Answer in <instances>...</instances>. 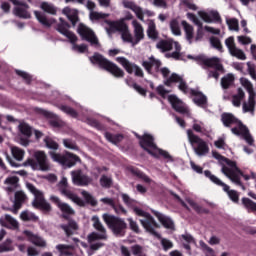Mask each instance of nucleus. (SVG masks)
I'll list each match as a JSON object with an SVG mask.
<instances>
[{
    "mask_svg": "<svg viewBox=\"0 0 256 256\" xmlns=\"http://www.w3.org/2000/svg\"><path fill=\"white\" fill-rule=\"evenodd\" d=\"M129 173L132 175H135L136 177H140V179L144 180L145 183H151V178H149L147 175L143 174L141 171L137 170L136 168H133L132 166L128 167Z\"/></svg>",
    "mask_w": 256,
    "mask_h": 256,
    "instance_id": "obj_49",
    "label": "nucleus"
},
{
    "mask_svg": "<svg viewBox=\"0 0 256 256\" xmlns=\"http://www.w3.org/2000/svg\"><path fill=\"white\" fill-rule=\"evenodd\" d=\"M154 215L166 229H174L175 224H173V220H171V218L161 214V212L158 211H155Z\"/></svg>",
    "mask_w": 256,
    "mask_h": 256,
    "instance_id": "obj_34",
    "label": "nucleus"
},
{
    "mask_svg": "<svg viewBox=\"0 0 256 256\" xmlns=\"http://www.w3.org/2000/svg\"><path fill=\"white\" fill-rule=\"evenodd\" d=\"M18 134L21 137H25L20 139V145H22V147H27L29 146V143H31L29 138L33 135V127L26 122H20L18 125Z\"/></svg>",
    "mask_w": 256,
    "mask_h": 256,
    "instance_id": "obj_20",
    "label": "nucleus"
},
{
    "mask_svg": "<svg viewBox=\"0 0 256 256\" xmlns=\"http://www.w3.org/2000/svg\"><path fill=\"white\" fill-rule=\"evenodd\" d=\"M105 137L110 143H114V145H117L123 139V135L121 134L112 135L111 133H105Z\"/></svg>",
    "mask_w": 256,
    "mask_h": 256,
    "instance_id": "obj_58",
    "label": "nucleus"
},
{
    "mask_svg": "<svg viewBox=\"0 0 256 256\" xmlns=\"http://www.w3.org/2000/svg\"><path fill=\"white\" fill-rule=\"evenodd\" d=\"M100 185H101V187L109 188V187H111V185H113V179H111V177H109V176L103 175L100 178Z\"/></svg>",
    "mask_w": 256,
    "mask_h": 256,
    "instance_id": "obj_60",
    "label": "nucleus"
},
{
    "mask_svg": "<svg viewBox=\"0 0 256 256\" xmlns=\"http://www.w3.org/2000/svg\"><path fill=\"white\" fill-rule=\"evenodd\" d=\"M180 6L183 9H189L190 11H197V5H195V2H193V0H181Z\"/></svg>",
    "mask_w": 256,
    "mask_h": 256,
    "instance_id": "obj_53",
    "label": "nucleus"
},
{
    "mask_svg": "<svg viewBox=\"0 0 256 256\" xmlns=\"http://www.w3.org/2000/svg\"><path fill=\"white\" fill-rule=\"evenodd\" d=\"M233 83H235V75H233L231 73L226 74L221 79V87H222V89H229V87H231V85H233Z\"/></svg>",
    "mask_w": 256,
    "mask_h": 256,
    "instance_id": "obj_40",
    "label": "nucleus"
},
{
    "mask_svg": "<svg viewBox=\"0 0 256 256\" xmlns=\"http://www.w3.org/2000/svg\"><path fill=\"white\" fill-rule=\"evenodd\" d=\"M57 31L70 41L72 50H74L76 53H85V51H87V45H76L77 36L73 32L69 31V24L63 21V18H60V24L57 26Z\"/></svg>",
    "mask_w": 256,
    "mask_h": 256,
    "instance_id": "obj_9",
    "label": "nucleus"
},
{
    "mask_svg": "<svg viewBox=\"0 0 256 256\" xmlns=\"http://www.w3.org/2000/svg\"><path fill=\"white\" fill-rule=\"evenodd\" d=\"M122 5L125 9H130V11H133L136 17H138V19H140L141 21H143L144 15H148V17L153 16V12L149 10L143 11L141 7L137 6V4H135V2L131 0H123Z\"/></svg>",
    "mask_w": 256,
    "mask_h": 256,
    "instance_id": "obj_22",
    "label": "nucleus"
},
{
    "mask_svg": "<svg viewBox=\"0 0 256 256\" xmlns=\"http://www.w3.org/2000/svg\"><path fill=\"white\" fill-rule=\"evenodd\" d=\"M198 15L202 21L205 23H219L221 21V15L217 10H210V11H198Z\"/></svg>",
    "mask_w": 256,
    "mask_h": 256,
    "instance_id": "obj_26",
    "label": "nucleus"
},
{
    "mask_svg": "<svg viewBox=\"0 0 256 256\" xmlns=\"http://www.w3.org/2000/svg\"><path fill=\"white\" fill-rule=\"evenodd\" d=\"M5 185H8L7 191H15L18 187L19 178L17 176H10L4 181Z\"/></svg>",
    "mask_w": 256,
    "mask_h": 256,
    "instance_id": "obj_43",
    "label": "nucleus"
},
{
    "mask_svg": "<svg viewBox=\"0 0 256 256\" xmlns=\"http://www.w3.org/2000/svg\"><path fill=\"white\" fill-rule=\"evenodd\" d=\"M89 17L92 21H101V19H107V17H109V14L98 11H91L89 13Z\"/></svg>",
    "mask_w": 256,
    "mask_h": 256,
    "instance_id": "obj_52",
    "label": "nucleus"
},
{
    "mask_svg": "<svg viewBox=\"0 0 256 256\" xmlns=\"http://www.w3.org/2000/svg\"><path fill=\"white\" fill-rule=\"evenodd\" d=\"M24 235L27 237L30 243H33V245H36L37 247H47V242L39 235L33 234L31 231L27 230L24 231Z\"/></svg>",
    "mask_w": 256,
    "mask_h": 256,
    "instance_id": "obj_30",
    "label": "nucleus"
},
{
    "mask_svg": "<svg viewBox=\"0 0 256 256\" xmlns=\"http://www.w3.org/2000/svg\"><path fill=\"white\" fill-rule=\"evenodd\" d=\"M91 63L93 65H99L101 69H105L108 73H111L114 77H124L125 72L123 69L119 68L115 63L105 59L101 54H94L90 57Z\"/></svg>",
    "mask_w": 256,
    "mask_h": 256,
    "instance_id": "obj_6",
    "label": "nucleus"
},
{
    "mask_svg": "<svg viewBox=\"0 0 256 256\" xmlns=\"http://www.w3.org/2000/svg\"><path fill=\"white\" fill-rule=\"evenodd\" d=\"M82 196L84 197L85 201H87L92 207H95L97 205V199L93 197V195L89 194L87 191H82Z\"/></svg>",
    "mask_w": 256,
    "mask_h": 256,
    "instance_id": "obj_59",
    "label": "nucleus"
},
{
    "mask_svg": "<svg viewBox=\"0 0 256 256\" xmlns=\"http://www.w3.org/2000/svg\"><path fill=\"white\" fill-rule=\"evenodd\" d=\"M205 177H208L212 183L215 185H218L219 187H222L223 191L227 193L228 197L233 201L234 203H237L239 201V194L235 190H229V185L225 184L221 179H219L217 176L211 174V171H204Z\"/></svg>",
    "mask_w": 256,
    "mask_h": 256,
    "instance_id": "obj_14",
    "label": "nucleus"
},
{
    "mask_svg": "<svg viewBox=\"0 0 256 256\" xmlns=\"http://www.w3.org/2000/svg\"><path fill=\"white\" fill-rule=\"evenodd\" d=\"M212 155L214 159H217V161H219L222 167L221 171L223 175L230 179V181H232L234 185H238L239 187H241V189H245V186H243V184L241 183V177H243L245 181L256 178L255 173L253 172L251 173V175L243 174L241 169L237 167V163L235 161H231L217 152H213Z\"/></svg>",
    "mask_w": 256,
    "mask_h": 256,
    "instance_id": "obj_1",
    "label": "nucleus"
},
{
    "mask_svg": "<svg viewBox=\"0 0 256 256\" xmlns=\"http://www.w3.org/2000/svg\"><path fill=\"white\" fill-rule=\"evenodd\" d=\"M0 225L2 227H7L8 229H17L19 227V222L11 215L6 214L0 217Z\"/></svg>",
    "mask_w": 256,
    "mask_h": 256,
    "instance_id": "obj_31",
    "label": "nucleus"
},
{
    "mask_svg": "<svg viewBox=\"0 0 256 256\" xmlns=\"http://www.w3.org/2000/svg\"><path fill=\"white\" fill-rule=\"evenodd\" d=\"M147 33L150 39H157L159 33H157V27L155 25V21L153 20L149 21Z\"/></svg>",
    "mask_w": 256,
    "mask_h": 256,
    "instance_id": "obj_47",
    "label": "nucleus"
},
{
    "mask_svg": "<svg viewBox=\"0 0 256 256\" xmlns=\"http://www.w3.org/2000/svg\"><path fill=\"white\" fill-rule=\"evenodd\" d=\"M121 198L128 207H133V205H135V200L131 199L129 195L122 193Z\"/></svg>",
    "mask_w": 256,
    "mask_h": 256,
    "instance_id": "obj_64",
    "label": "nucleus"
},
{
    "mask_svg": "<svg viewBox=\"0 0 256 256\" xmlns=\"http://www.w3.org/2000/svg\"><path fill=\"white\" fill-rule=\"evenodd\" d=\"M226 23L230 31H239V20L235 18H227Z\"/></svg>",
    "mask_w": 256,
    "mask_h": 256,
    "instance_id": "obj_54",
    "label": "nucleus"
},
{
    "mask_svg": "<svg viewBox=\"0 0 256 256\" xmlns=\"http://www.w3.org/2000/svg\"><path fill=\"white\" fill-rule=\"evenodd\" d=\"M173 83H178L179 84L178 88L183 93H189V88L187 87V84H185V81H183L182 76H179L178 74L173 73L168 79L165 80V85H167L168 87H171Z\"/></svg>",
    "mask_w": 256,
    "mask_h": 256,
    "instance_id": "obj_27",
    "label": "nucleus"
},
{
    "mask_svg": "<svg viewBox=\"0 0 256 256\" xmlns=\"http://www.w3.org/2000/svg\"><path fill=\"white\" fill-rule=\"evenodd\" d=\"M168 101L172 105L173 109L177 111L178 113H182V115H187L188 117L191 115L189 112V108L183 101L178 99L177 96L175 95H170L168 96Z\"/></svg>",
    "mask_w": 256,
    "mask_h": 256,
    "instance_id": "obj_24",
    "label": "nucleus"
},
{
    "mask_svg": "<svg viewBox=\"0 0 256 256\" xmlns=\"http://www.w3.org/2000/svg\"><path fill=\"white\" fill-rule=\"evenodd\" d=\"M56 249L59 251L61 255L69 256L73 255L74 247L71 245L59 244L56 246Z\"/></svg>",
    "mask_w": 256,
    "mask_h": 256,
    "instance_id": "obj_46",
    "label": "nucleus"
},
{
    "mask_svg": "<svg viewBox=\"0 0 256 256\" xmlns=\"http://www.w3.org/2000/svg\"><path fill=\"white\" fill-rule=\"evenodd\" d=\"M6 159L11 167H30L32 171H51V163L45 151L36 150L33 153V158H27L23 164L16 163L6 154Z\"/></svg>",
    "mask_w": 256,
    "mask_h": 256,
    "instance_id": "obj_2",
    "label": "nucleus"
},
{
    "mask_svg": "<svg viewBox=\"0 0 256 256\" xmlns=\"http://www.w3.org/2000/svg\"><path fill=\"white\" fill-rule=\"evenodd\" d=\"M136 137H138V139H140L139 143H140V147H142V149H144V151H147V153H149V155H151L152 157H159V155H161L164 159H166V161L168 163H172L173 161V156H171V154H169V152L159 149L157 147V145L154 142V138L153 136H151V134L149 133H144V135L138 136L136 135Z\"/></svg>",
    "mask_w": 256,
    "mask_h": 256,
    "instance_id": "obj_4",
    "label": "nucleus"
},
{
    "mask_svg": "<svg viewBox=\"0 0 256 256\" xmlns=\"http://www.w3.org/2000/svg\"><path fill=\"white\" fill-rule=\"evenodd\" d=\"M11 239H7L2 245H0V253H5L7 251H13V245H11Z\"/></svg>",
    "mask_w": 256,
    "mask_h": 256,
    "instance_id": "obj_61",
    "label": "nucleus"
},
{
    "mask_svg": "<svg viewBox=\"0 0 256 256\" xmlns=\"http://www.w3.org/2000/svg\"><path fill=\"white\" fill-rule=\"evenodd\" d=\"M186 206V209H194V211H197L198 213H200L201 211V206L197 203H195V201H193L192 199L190 198H187L186 199V202H184Z\"/></svg>",
    "mask_w": 256,
    "mask_h": 256,
    "instance_id": "obj_56",
    "label": "nucleus"
},
{
    "mask_svg": "<svg viewBox=\"0 0 256 256\" xmlns=\"http://www.w3.org/2000/svg\"><path fill=\"white\" fill-rule=\"evenodd\" d=\"M77 228V223L73 221H70L68 226H62V229L65 231L66 235H73Z\"/></svg>",
    "mask_w": 256,
    "mask_h": 256,
    "instance_id": "obj_55",
    "label": "nucleus"
},
{
    "mask_svg": "<svg viewBox=\"0 0 256 256\" xmlns=\"http://www.w3.org/2000/svg\"><path fill=\"white\" fill-rule=\"evenodd\" d=\"M25 199H27V196L25 195V193H23V191H17L15 193L14 212H17V209L21 208V203H23Z\"/></svg>",
    "mask_w": 256,
    "mask_h": 256,
    "instance_id": "obj_45",
    "label": "nucleus"
},
{
    "mask_svg": "<svg viewBox=\"0 0 256 256\" xmlns=\"http://www.w3.org/2000/svg\"><path fill=\"white\" fill-rule=\"evenodd\" d=\"M243 113H253L255 111V96H249L248 101L243 103Z\"/></svg>",
    "mask_w": 256,
    "mask_h": 256,
    "instance_id": "obj_39",
    "label": "nucleus"
},
{
    "mask_svg": "<svg viewBox=\"0 0 256 256\" xmlns=\"http://www.w3.org/2000/svg\"><path fill=\"white\" fill-rule=\"evenodd\" d=\"M20 218L22 221H37L39 217H37L33 212L29 210H25L20 214Z\"/></svg>",
    "mask_w": 256,
    "mask_h": 256,
    "instance_id": "obj_51",
    "label": "nucleus"
},
{
    "mask_svg": "<svg viewBox=\"0 0 256 256\" xmlns=\"http://www.w3.org/2000/svg\"><path fill=\"white\" fill-rule=\"evenodd\" d=\"M44 143L48 149H53L54 151H56V149H59V144H57V142L49 137L44 139Z\"/></svg>",
    "mask_w": 256,
    "mask_h": 256,
    "instance_id": "obj_62",
    "label": "nucleus"
},
{
    "mask_svg": "<svg viewBox=\"0 0 256 256\" xmlns=\"http://www.w3.org/2000/svg\"><path fill=\"white\" fill-rule=\"evenodd\" d=\"M11 153H12V157H14V159H16V161H23V159H25V150L17 147V146H12L10 148Z\"/></svg>",
    "mask_w": 256,
    "mask_h": 256,
    "instance_id": "obj_42",
    "label": "nucleus"
},
{
    "mask_svg": "<svg viewBox=\"0 0 256 256\" xmlns=\"http://www.w3.org/2000/svg\"><path fill=\"white\" fill-rule=\"evenodd\" d=\"M40 9L49 15H57V7L53 3L43 1L40 3Z\"/></svg>",
    "mask_w": 256,
    "mask_h": 256,
    "instance_id": "obj_37",
    "label": "nucleus"
},
{
    "mask_svg": "<svg viewBox=\"0 0 256 256\" xmlns=\"http://www.w3.org/2000/svg\"><path fill=\"white\" fill-rule=\"evenodd\" d=\"M200 59L202 63H204V65H206L207 67H212V69H215L214 71L208 72V77L219 79V72L217 71H223V65L221 64V59L217 57L207 58L205 56H202Z\"/></svg>",
    "mask_w": 256,
    "mask_h": 256,
    "instance_id": "obj_16",
    "label": "nucleus"
},
{
    "mask_svg": "<svg viewBox=\"0 0 256 256\" xmlns=\"http://www.w3.org/2000/svg\"><path fill=\"white\" fill-rule=\"evenodd\" d=\"M225 45L228 48L230 54L232 57H236L237 59H240L241 61H245L247 59V56H245V53L243 50L235 47V38L229 37L225 41Z\"/></svg>",
    "mask_w": 256,
    "mask_h": 256,
    "instance_id": "obj_25",
    "label": "nucleus"
},
{
    "mask_svg": "<svg viewBox=\"0 0 256 256\" xmlns=\"http://www.w3.org/2000/svg\"><path fill=\"white\" fill-rule=\"evenodd\" d=\"M182 27L184 28L187 41H189V43H193V26L187 23V21H182Z\"/></svg>",
    "mask_w": 256,
    "mask_h": 256,
    "instance_id": "obj_41",
    "label": "nucleus"
},
{
    "mask_svg": "<svg viewBox=\"0 0 256 256\" xmlns=\"http://www.w3.org/2000/svg\"><path fill=\"white\" fill-rule=\"evenodd\" d=\"M242 203L246 207V209H250L251 211H256V203L253 202L251 199L243 198Z\"/></svg>",
    "mask_w": 256,
    "mask_h": 256,
    "instance_id": "obj_63",
    "label": "nucleus"
},
{
    "mask_svg": "<svg viewBox=\"0 0 256 256\" xmlns=\"http://www.w3.org/2000/svg\"><path fill=\"white\" fill-rule=\"evenodd\" d=\"M190 92L194 97L193 101L195 105H197L198 107H207V96L196 90H190Z\"/></svg>",
    "mask_w": 256,
    "mask_h": 256,
    "instance_id": "obj_32",
    "label": "nucleus"
},
{
    "mask_svg": "<svg viewBox=\"0 0 256 256\" xmlns=\"http://www.w3.org/2000/svg\"><path fill=\"white\" fill-rule=\"evenodd\" d=\"M50 157L55 163H59V165L64 167V169H71V167H75V165L81 161L77 155L71 152H66L65 154L50 152Z\"/></svg>",
    "mask_w": 256,
    "mask_h": 256,
    "instance_id": "obj_10",
    "label": "nucleus"
},
{
    "mask_svg": "<svg viewBox=\"0 0 256 256\" xmlns=\"http://www.w3.org/2000/svg\"><path fill=\"white\" fill-rule=\"evenodd\" d=\"M62 13L63 15H66V17H68L72 25H75L77 23V20L79 19V13L77 12V9H71L69 7H66L62 10Z\"/></svg>",
    "mask_w": 256,
    "mask_h": 256,
    "instance_id": "obj_36",
    "label": "nucleus"
},
{
    "mask_svg": "<svg viewBox=\"0 0 256 256\" xmlns=\"http://www.w3.org/2000/svg\"><path fill=\"white\" fill-rule=\"evenodd\" d=\"M67 185V179L65 177H62L61 181L58 184L61 194L65 195V197L73 201V203H76V205H79V207H83V205H85V202L81 198L76 196L73 192H71L69 189H67Z\"/></svg>",
    "mask_w": 256,
    "mask_h": 256,
    "instance_id": "obj_21",
    "label": "nucleus"
},
{
    "mask_svg": "<svg viewBox=\"0 0 256 256\" xmlns=\"http://www.w3.org/2000/svg\"><path fill=\"white\" fill-rule=\"evenodd\" d=\"M117 63H119L125 71H127L130 75H136V77H143V70L141 67L137 66L135 63L129 61L125 57H117Z\"/></svg>",
    "mask_w": 256,
    "mask_h": 256,
    "instance_id": "obj_17",
    "label": "nucleus"
},
{
    "mask_svg": "<svg viewBox=\"0 0 256 256\" xmlns=\"http://www.w3.org/2000/svg\"><path fill=\"white\" fill-rule=\"evenodd\" d=\"M27 189L34 195V201L32 202L33 207L36 209H42L43 211H51V205L45 201L43 197V192L37 190L33 184H26Z\"/></svg>",
    "mask_w": 256,
    "mask_h": 256,
    "instance_id": "obj_13",
    "label": "nucleus"
},
{
    "mask_svg": "<svg viewBox=\"0 0 256 256\" xmlns=\"http://www.w3.org/2000/svg\"><path fill=\"white\" fill-rule=\"evenodd\" d=\"M240 84L242 85V87H244V89H246V91L248 92L250 97L255 96V90L253 89V83H251V81H249V79L240 78Z\"/></svg>",
    "mask_w": 256,
    "mask_h": 256,
    "instance_id": "obj_44",
    "label": "nucleus"
},
{
    "mask_svg": "<svg viewBox=\"0 0 256 256\" xmlns=\"http://www.w3.org/2000/svg\"><path fill=\"white\" fill-rule=\"evenodd\" d=\"M157 48L161 49V51H171L175 49V52L171 54H166V57H172L173 59H181V45L178 42H175L171 39L168 40H161L157 43Z\"/></svg>",
    "mask_w": 256,
    "mask_h": 256,
    "instance_id": "obj_15",
    "label": "nucleus"
},
{
    "mask_svg": "<svg viewBox=\"0 0 256 256\" xmlns=\"http://www.w3.org/2000/svg\"><path fill=\"white\" fill-rule=\"evenodd\" d=\"M92 221L94 229L98 232H92L88 235V243H90V249H92V251H97L101 249L103 243H95V241H107V229L103 226L98 216H93Z\"/></svg>",
    "mask_w": 256,
    "mask_h": 256,
    "instance_id": "obj_5",
    "label": "nucleus"
},
{
    "mask_svg": "<svg viewBox=\"0 0 256 256\" xmlns=\"http://www.w3.org/2000/svg\"><path fill=\"white\" fill-rule=\"evenodd\" d=\"M222 123L225 127H232V133L245 139L248 145H253V137L249 134V129H247L241 121L237 120L235 116L229 113L222 114Z\"/></svg>",
    "mask_w": 256,
    "mask_h": 256,
    "instance_id": "obj_3",
    "label": "nucleus"
},
{
    "mask_svg": "<svg viewBox=\"0 0 256 256\" xmlns=\"http://www.w3.org/2000/svg\"><path fill=\"white\" fill-rule=\"evenodd\" d=\"M58 108L60 111H63V113H66V115L77 118V111L73 110V108L65 105L58 106Z\"/></svg>",
    "mask_w": 256,
    "mask_h": 256,
    "instance_id": "obj_57",
    "label": "nucleus"
},
{
    "mask_svg": "<svg viewBox=\"0 0 256 256\" xmlns=\"http://www.w3.org/2000/svg\"><path fill=\"white\" fill-rule=\"evenodd\" d=\"M181 241L183 243V247L186 248L187 251H191V243H195L193 236L190 234H183L181 236Z\"/></svg>",
    "mask_w": 256,
    "mask_h": 256,
    "instance_id": "obj_48",
    "label": "nucleus"
},
{
    "mask_svg": "<svg viewBox=\"0 0 256 256\" xmlns=\"http://www.w3.org/2000/svg\"><path fill=\"white\" fill-rule=\"evenodd\" d=\"M50 199L53 203H55L57 205V207L60 209V211H62L64 217H65V215H74L75 214V210H73V208H71V206H69L68 204L62 203L61 200H59V197L51 196Z\"/></svg>",
    "mask_w": 256,
    "mask_h": 256,
    "instance_id": "obj_29",
    "label": "nucleus"
},
{
    "mask_svg": "<svg viewBox=\"0 0 256 256\" xmlns=\"http://www.w3.org/2000/svg\"><path fill=\"white\" fill-rule=\"evenodd\" d=\"M77 32L80 37H82V39L88 41V43H90L94 47H99V40H97V36H95L93 30H91L85 24H79Z\"/></svg>",
    "mask_w": 256,
    "mask_h": 256,
    "instance_id": "obj_18",
    "label": "nucleus"
},
{
    "mask_svg": "<svg viewBox=\"0 0 256 256\" xmlns=\"http://www.w3.org/2000/svg\"><path fill=\"white\" fill-rule=\"evenodd\" d=\"M15 7L13 14L20 19H31V13L29 12V6L25 2L20 0H9Z\"/></svg>",
    "mask_w": 256,
    "mask_h": 256,
    "instance_id": "obj_19",
    "label": "nucleus"
},
{
    "mask_svg": "<svg viewBox=\"0 0 256 256\" xmlns=\"http://www.w3.org/2000/svg\"><path fill=\"white\" fill-rule=\"evenodd\" d=\"M170 30L173 35L179 37L181 35V27L179 26V20L172 19L170 21Z\"/></svg>",
    "mask_w": 256,
    "mask_h": 256,
    "instance_id": "obj_50",
    "label": "nucleus"
},
{
    "mask_svg": "<svg viewBox=\"0 0 256 256\" xmlns=\"http://www.w3.org/2000/svg\"><path fill=\"white\" fill-rule=\"evenodd\" d=\"M102 219L113 235L116 237H123L125 235V229H127L125 220L108 213L103 214Z\"/></svg>",
    "mask_w": 256,
    "mask_h": 256,
    "instance_id": "obj_7",
    "label": "nucleus"
},
{
    "mask_svg": "<svg viewBox=\"0 0 256 256\" xmlns=\"http://www.w3.org/2000/svg\"><path fill=\"white\" fill-rule=\"evenodd\" d=\"M34 15L37 21H39V23H41V25H43L44 27H51V25H54L55 23L54 18H46L44 14L39 11H34Z\"/></svg>",
    "mask_w": 256,
    "mask_h": 256,
    "instance_id": "obj_35",
    "label": "nucleus"
},
{
    "mask_svg": "<svg viewBox=\"0 0 256 256\" xmlns=\"http://www.w3.org/2000/svg\"><path fill=\"white\" fill-rule=\"evenodd\" d=\"M245 99V92L243 89L238 88L237 89V94H234L232 96V104L234 107H241V102Z\"/></svg>",
    "mask_w": 256,
    "mask_h": 256,
    "instance_id": "obj_38",
    "label": "nucleus"
},
{
    "mask_svg": "<svg viewBox=\"0 0 256 256\" xmlns=\"http://www.w3.org/2000/svg\"><path fill=\"white\" fill-rule=\"evenodd\" d=\"M109 29H107L108 33H115V31H122V41L125 43H131V45L135 46V38L131 35L129 28L127 25L121 22H108Z\"/></svg>",
    "mask_w": 256,
    "mask_h": 256,
    "instance_id": "obj_12",
    "label": "nucleus"
},
{
    "mask_svg": "<svg viewBox=\"0 0 256 256\" xmlns=\"http://www.w3.org/2000/svg\"><path fill=\"white\" fill-rule=\"evenodd\" d=\"M72 182L74 185H78L79 187H87V185H91L93 179L91 177L83 174L81 170H76L71 172Z\"/></svg>",
    "mask_w": 256,
    "mask_h": 256,
    "instance_id": "obj_23",
    "label": "nucleus"
},
{
    "mask_svg": "<svg viewBox=\"0 0 256 256\" xmlns=\"http://www.w3.org/2000/svg\"><path fill=\"white\" fill-rule=\"evenodd\" d=\"M142 66L148 73H157L159 71V67H161V61L154 57H150L148 60L142 62Z\"/></svg>",
    "mask_w": 256,
    "mask_h": 256,
    "instance_id": "obj_28",
    "label": "nucleus"
},
{
    "mask_svg": "<svg viewBox=\"0 0 256 256\" xmlns=\"http://www.w3.org/2000/svg\"><path fill=\"white\" fill-rule=\"evenodd\" d=\"M132 25L134 28V43L138 44L145 37L143 26H141V24H139V22H137L136 20L132 21Z\"/></svg>",
    "mask_w": 256,
    "mask_h": 256,
    "instance_id": "obj_33",
    "label": "nucleus"
},
{
    "mask_svg": "<svg viewBox=\"0 0 256 256\" xmlns=\"http://www.w3.org/2000/svg\"><path fill=\"white\" fill-rule=\"evenodd\" d=\"M134 213L138 215V217H142L140 219V223L142 227L147 231V233H150V235H154V237H158V239H161V235L155 231L157 229L158 225L154 218L151 217V215L140 208L134 207L133 208Z\"/></svg>",
    "mask_w": 256,
    "mask_h": 256,
    "instance_id": "obj_8",
    "label": "nucleus"
},
{
    "mask_svg": "<svg viewBox=\"0 0 256 256\" xmlns=\"http://www.w3.org/2000/svg\"><path fill=\"white\" fill-rule=\"evenodd\" d=\"M187 137L189 143L192 145V147H194L196 155L202 157L203 155H207V153H209V146L207 145V142L195 135L193 130H187Z\"/></svg>",
    "mask_w": 256,
    "mask_h": 256,
    "instance_id": "obj_11",
    "label": "nucleus"
}]
</instances>
